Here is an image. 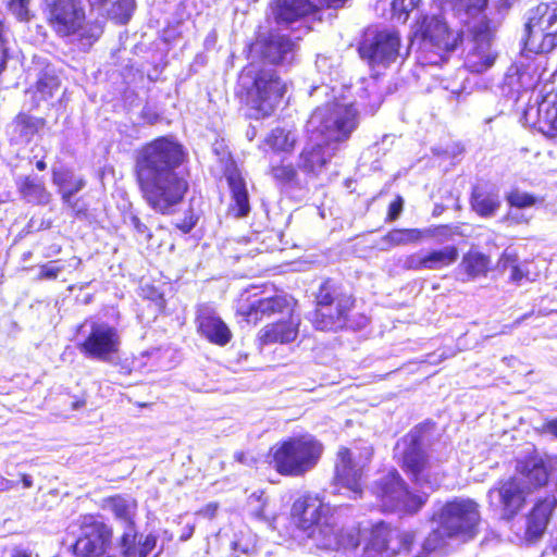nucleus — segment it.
I'll use <instances>...</instances> for the list:
<instances>
[{"label": "nucleus", "mask_w": 557, "mask_h": 557, "mask_svg": "<svg viewBox=\"0 0 557 557\" xmlns=\"http://www.w3.org/2000/svg\"><path fill=\"white\" fill-rule=\"evenodd\" d=\"M188 160L185 147L172 136H158L134 153L133 175L148 207L171 214L189 191V170H180Z\"/></svg>", "instance_id": "1"}, {"label": "nucleus", "mask_w": 557, "mask_h": 557, "mask_svg": "<svg viewBox=\"0 0 557 557\" xmlns=\"http://www.w3.org/2000/svg\"><path fill=\"white\" fill-rule=\"evenodd\" d=\"M313 307L309 321L315 331L338 333L360 331L369 322V317L357 312V298L342 281L326 276L313 292Z\"/></svg>", "instance_id": "2"}, {"label": "nucleus", "mask_w": 557, "mask_h": 557, "mask_svg": "<svg viewBox=\"0 0 557 557\" xmlns=\"http://www.w3.org/2000/svg\"><path fill=\"white\" fill-rule=\"evenodd\" d=\"M290 520L318 549L338 550L352 542V536L333 521L332 507L318 493L297 497L290 508Z\"/></svg>", "instance_id": "3"}, {"label": "nucleus", "mask_w": 557, "mask_h": 557, "mask_svg": "<svg viewBox=\"0 0 557 557\" xmlns=\"http://www.w3.org/2000/svg\"><path fill=\"white\" fill-rule=\"evenodd\" d=\"M411 45L421 66H441L462 42V34L438 14L418 15L412 24Z\"/></svg>", "instance_id": "4"}, {"label": "nucleus", "mask_w": 557, "mask_h": 557, "mask_svg": "<svg viewBox=\"0 0 557 557\" xmlns=\"http://www.w3.org/2000/svg\"><path fill=\"white\" fill-rule=\"evenodd\" d=\"M434 426L435 423L431 420L418 423L396 443L394 448L398 466L409 480L419 486L436 482V476L431 471V457L424 448V436Z\"/></svg>", "instance_id": "5"}, {"label": "nucleus", "mask_w": 557, "mask_h": 557, "mask_svg": "<svg viewBox=\"0 0 557 557\" xmlns=\"http://www.w3.org/2000/svg\"><path fill=\"white\" fill-rule=\"evenodd\" d=\"M373 494L382 512L401 517L416 516L429 500L426 493L412 490L396 469L374 482Z\"/></svg>", "instance_id": "6"}, {"label": "nucleus", "mask_w": 557, "mask_h": 557, "mask_svg": "<svg viewBox=\"0 0 557 557\" xmlns=\"http://www.w3.org/2000/svg\"><path fill=\"white\" fill-rule=\"evenodd\" d=\"M357 126V110L338 103L315 108L308 120L311 135L321 138L324 145L333 146V149L347 141Z\"/></svg>", "instance_id": "7"}, {"label": "nucleus", "mask_w": 557, "mask_h": 557, "mask_svg": "<svg viewBox=\"0 0 557 557\" xmlns=\"http://www.w3.org/2000/svg\"><path fill=\"white\" fill-rule=\"evenodd\" d=\"M247 116L261 120L271 116L278 101V73L275 67L262 66L256 71L249 86L237 92Z\"/></svg>", "instance_id": "8"}, {"label": "nucleus", "mask_w": 557, "mask_h": 557, "mask_svg": "<svg viewBox=\"0 0 557 557\" xmlns=\"http://www.w3.org/2000/svg\"><path fill=\"white\" fill-rule=\"evenodd\" d=\"M437 523L445 537L471 541L479 534L482 523L480 505L472 498L446 500L438 510Z\"/></svg>", "instance_id": "9"}, {"label": "nucleus", "mask_w": 557, "mask_h": 557, "mask_svg": "<svg viewBox=\"0 0 557 557\" xmlns=\"http://www.w3.org/2000/svg\"><path fill=\"white\" fill-rule=\"evenodd\" d=\"M44 14L47 25L60 38L77 36L90 42L98 39L85 29L87 16L81 0H44Z\"/></svg>", "instance_id": "10"}, {"label": "nucleus", "mask_w": 557, "mask_h": 557, "mask_svg": "<svg viewBox=\"0 0 557 557\" xmlns=\"http://www.w3.org/2000/svg\"><path fill=\"white\" fill-rule=\"evenodd\" d=\"M323 450V444L311 434L287 437L281 443V475L304 476L319 463Z\"/></svg>", "instance_id": "11"}, {"label": "nucleus", "mask_w": 557, "mask_h": 557, "mask_svg": "<svg viewBox=\"0 0 557 557\" xmlns=\"http://www.w3.org/2000/svg\"><path fill=\"white\" fill-rule=\"evenodd\" d=\"M78 530L71 548L74 557H101L111 550L114 532L100 513L81 515Z\"/></svg>", "instance_id": "12"}, {"label": "nucleus", "mask_w": 557, "mask_h": 557, "mask_svg": "<svg viewBox=\"0 0 557 557\" xmlns=\"http://www.w3.org/2000/svg\"><path fill=\"white\" fill-rule=\"evenodd\" d=\"M529 494L516 475L499 480L487 492L488 508L499 520L511 522L527 507Z\"/></svg>", "instance_id": "13"}, {"label": "nucleus", "mask_w": 557, "mask_h": 557, "mask_svg": "<svg viewBox=\"0 0 557 557\" xmlns=\"http://www.w3.org/2000/svg\"><path fill=\"white\" fill-rule=\"evenodd\" d=\"M121 335L107 323H94L77 349L87 359L110 362L120 352Z\"/></svg>", "instance_id": "14"}, {"label": "nucleus", "mask_w": 557, "mask_h": 557, "mask_svg": "<svg viewBox=\"0 0 557 557\" xmlns=\"http://www.w3.org/2000/svg\"><path fill=\"white\" fill-rule=\"evenodd\" d=\"M554 457L533 449L516 460L515 471L522 486L531 494L545 490L553 475Z\"/></svg>", "instance_id": "15"}, {"label": "nucleus", "mask_w": 557, "mask_h": 557, "mask_svg": "<svg viewBox=\"0 0 557 557\" xmlns=\"http://www.w3.org/2000/svg\"><path fill=\"white\" fill-rule=\"evenodd\" d=\"M362 476L363 467L355 460L352 450L347 446H339L335 455L332 485L361 496Z\"/></svg>", "instance_id": "16"}, {"label": "nucleus", "mask_w": 557, "mask_h": 557, "mask_svg": "<svg viewBox=\"0 0 557 557\" xmlns=\"http://www.w3.org/2000/svg\"><path fill=\"white\" fill-rule=\"evenodd\" d=\"M556 509L557 497L553 494L534 499L525 515L523 539L528 544H534L544 536Z\"/></svg>", "instance_id": "17"}, {"label": "nucleus", "mask_w": 557, "mask_h": 557, "mask_svg": "<svg viewBox=\"0 0 557 557\" xmlns=\"http://www.w3.org/2000/svg\"><path fill=\"white\" fill-rule=\"evenodd\" d=\"M400 37L396 30H379L364 39L358 48L359 55L370 64L391 62L399 53Z\"/></svg>", "instance_id": "18"}, {"label": "nucleus", "mask_w": 557, "mask_h": 557, "mask_svg": "<svg viewBox=\"0 0 557 557\" xmlns=\"http://www.w3.org/2000/svg\"><path fill=\"white\" fill-rule=\"evenodd\" d=\"M231 191L232 202L228 206V213L234 218L242 219L249 214V195L242 171L235 161H228L223 169Z\"/></svg>", "instance_id": "19"}, {"label": "nucleus", "mask_w": 557, "mask_h": 557, "mask_svg": "<svg viewBox=\"0 0 557 557\" xmlns=\"http://www.w3.org/2000/svg\"><path fill=\"white\" fill-rule=\"evenodd\" d=\"M197 332L209 343L223 347L232 337V331L227 324L213 311L205 310L196 317Z\"/></svg>", "instance_id": "20"}, {"label": "nucleus", "mask_w": 557, "mask_h": 557, "mask_svg": "<svg viewBox=\"0 0 557 557\" xmlns=\"http://www.w3.org/2000/svg\"><path fill=\"white\" fill-rule=\"evenodd\" d=\"M395 527L380 521L370 530L364 546L367 557H394Z\"/></svg>", "instance_id": "21"}, {"label": "nucleus", "mask_w": 557, "mask_h": 557, "mask_svg": "<svg viewBox=\"0 0 557 557\" xmlns=\"http://www.w3.org/2000/svg\"><path fill=\"white\" fill-rule=\"evenodd\" d=\"M557 24V3L540 2L529 10L524 22L523 35H536L539 38L542 30L553 28Z\"/></svg>", "instance_id": "22"}, {"label": "nucleus", "mask_w": 557, "mask_h": 557, "mask_svg": "<svg viewBox=\"0 0 557 557\" xmlns=\"http://www.w3.org/2000/svg\"><path fill=\"white\" fill-rule=\"evenodd\" d=\"M300 312L293 297H281V343L295 341L299 333Z\"/></svg>", "instance_id": "23"}, {"label": "nucleus", "mask_w": 557, "mask_h": 557, "mask_svg": "<svg viewBox=\"0 0 557 557\" xmlns=\"http://www.w3.org/2000/svg\"><path fill=\"white\" fill-rule=\"evenodd\" d=\"M137 500L122 494H115L103 498V507H108L114 518L124 522L129 529L135 528V515Z\"/></svg>", "instance_id": "24"}, {"label": "nucleus", "mask_w": 557, "mask_h": 557, "mask_svg": "<svg viewBox=\"0 0 557 557\" xmlns=\"http://www.w3.org/2000/svg\"><path fill=\"white\" fill-rule=\"evenodd\" d=\"M137 535L136 532H124L120 536L123 557H148L156 548L158 542L157 535L150 533L143 540L136 542Z\"/></svg>", "instance_id": "25"}, {"label": "nucleus", "mask_w": 557, "mask_h": 557, "mask_svg": "<svg viewBox=\"0 0 557 557\" xmlns=\"http://www.w3.org/2000/svg\"><path fill=\"white\" fill-rule=\"evenodd\" d=\"M17 190L27 202L46 206L51 200V193L47 189L41 177L24 176L17 183Z\"/></svg>", "instance_id": "26"}, {"label": "nucleus", "mask_w": 557, "mask_h": 557, "mask_svg": "<svg viewBox=\"0 0 557 557\" xmlns=\"http://www.w3.org/2000/svg\"><path fill=\"white\" fill-rule=\"evenodd\" d=\"M492 267L491 257L476 249H469L463 253L459 269L469 280H475L487 275Z\"/></svg>", "instance_id": "27"}, {"label": "nucleus", "mask_w": 557, "mask_h": 557, "mask_svg": "<svg viewBox=\"0 0 557 557\" xmlns=\"http://www.w3.org/2000/svg\"><path fill=\"white\" fill-rule=\"evenodd\" d=\"M324 143L305 147L299 156V168L307 173H319L330 162L334 153H327Z\"/></svg>", "instance_id": "28"}, {"label": "nucleus", "mask_w": 557, "mask_h": 557, "mask_svg": "<svg viewBox=\"0 0 557 557\" xmlns=\"http://www.w3.org/2000/svg\"><path fill=\"white\" fill-rule=\"evenodd\" d=\"M470 207L481 218L493 216L500 208L498 195L473 186L470 194Z\"/></svg>", "instance_id": "29"}, {"label": "nucleus", "mask_w": 557, "mask_h": 557, "mask_svg": "<svg viewBox=\"0 0 557 557\" xmlns=\"http://www.w3.org/2000/svg\"><path fill=\"white\" fill-rule=\"evenodd\" d=\"M52 183L58 187L61 200L74 196L86 185V181L82 177H75L70 169H53Z\"/></svg>", "instance_id": "30"}, {"label": "nucleus", "mask_w": 557, "mask_h": 557, "mask_svg": "<svg viewBox=\"0 0 557 557\" xmlns=\"http://www.w3.org/2000/svg\"><path fill=\"white\" fill-rule=\"evenodd\" d=\"M317 12L315 0H281V21L292 23Z\"/></svg>", "instance_id": "31"}, {"label": "nucleus", "mask_w": 557, "mask_h": 557, "mask_svg": "<svg viewBox=\"0 0 557 557\" xmlns=\"http://www.w3.org/2000/svg\"><path fill=\"white\" fill-rule=\"evenodd\" d=\"M522 45L524 50L535 54L549 53L557 48V27L542 30L539 38L536 35H523Z\"/></svg>", "instance_id": "32"}, {"label": "nucleus", "mask_w": 557, "mask_h": 557, "mask_svg": "<svg viewBox=\"0 0 557 557\" xmlns=\"http://www.w3.org/2000/svg\"><path fill=\"white\" fill-rule=\"evenodd\" d=\"M278 310V298L268 297L261 298L258 301L251 304L247 308L238 310V313L248 322L257 323L267 317L275 313Z\"/></svg>", "instance_id": "33"}, {"label": "nucleus", "mask_w": 557, "mask_h": 557, "mask_svg": "<svg viewBox=\"0 0 557 557\" xmlns=\"http://www.w3.org/2000/svg\"><path fill=\"white\" fill-rule=\"evenodd\" d=\"M496 60L490 47L476 45L467 53L465 66L471 73H482L488 70Z\"/></svg>", "instance_id": "34"}, {"label": "nucleus", "mask_w": 557, "mask_h": 557, "mask_svg": "<svg viewBox=\"0 0 557 557\" xmlns=\"http://www.w3.org/2000/svg\"><path fill=\"white\" fill-rule=\"evenodd\" d=\"M386 248L417 245L422 242L421 228L395 227L389 230L381 238Z\"/></svg>", "instance_id": "35"}, {"label": "nucleus", "mask_w": 557, "mask_h": 557, "mask_svg": "<svg viewBox=\"0 0 557 557\" xmlns=\"http://www.w3.org/2000/svg\"><path fill=\"white\" fill-rule=\"evenodd\" d=\"M459 257L458 248L455 245L442 249H433L425 252L426 270H440L454 264Z\"/></svg>", "instance_id": "36"}, {"label": "nucleus", "mask_w": 557, "mask_h": 557, "mask_svg": "<svg viewBox=\"0 0 557 557\" xmlns=\"http://www.w3.org/2000/svg\"><path fill=\"white\" fill-rule=\"evenodd\" d=\"M60 86L61 81L57 74L46 71L40 73L34 85L37 100L47 101L48 99H51L59 90Z\"/></svg>", "instance_id": "37"}, {"label": "nucleus", "mask_w": 557, "mask_h": 557, "mask_svg": "<svg viewBox=\"0 0 557 557\" xmlns=\"http://www.w3.org/2000/svg\"><path fill=\"white\" fill-rule=\"evenodd\" d=\"M498 263L502 270H509V280L515 284H520L529 276V271L519 262L516 253L503 252Z\"/></svg>", "instance_id": "38"}, {"label": "nucleus", "mask_w": 557, "mask_h": 557, "mask_svg": "<svg viewBox=\"0 0 557 557\" xmlns=\"http://www.w3.org/2000/svg\"><path fill=\"white\" fill-rule=\"evenodd\" d=\"M15 125L24 136H33L46 125L44 117H34L27 113L21 112L14 119Z\"/></svg>", "instance_id": "39"}, {"label": "nucleus", "mask_w": 557, "mask_h": 557, "mask_svg": "<svg viewBox=\"0 0 557 557\" xmlns=\"http://www.w3.org/2000/svg\"><path fill=\"white\" fill-rule=\"evenodd\" d=\"M422 240L425 238H434L437 242L453 239L455 236L460 235L458 226L450 224L432 225L426 228H421Z\"/></svg>", "instance_id": "40"}, {"label": "nucleus", "mask_w": 557, "mask_h": 557, "mask_svg": "<svg viewBox=\"0 0 557 557\" xmlns=\"http://www.w3.org/2000/svg\"><path fill=\"white\" fill-rule=\"evenodd\" d=\"M417 542V531L414 530H400L395 527V544L394 557L400 553H409L412 550Z\"/></svg>", "instance_id": "41"}, {"label": "nucleus", "mask_w": 557, "mask_h": 557, "mask_svg": "<svg viewBox=\"0 0 557 557\" xmlns=\"http://www.w3.org/2000/svg\"><path fill=\"white\" fill-rule=\"evenodd\" d=\"M421 0H393L391 3L392 17L400 23H406L410 13L416 10Z\"/></svg>", "instance_id": "42"}, {"label": "nucleus", "mask_w": 557, "mask_h": 557, "mask_svg": "<svg viewBox=\"0 0 557 557\" xmlns=\"http://www.w3.org/2000/svg\"><path fill=\"white\" fill-rule=\"evenodd\" d=\"M506 201L510 207L524 209L534 206L537 202V198L533 194L523 193L518 188H512L506 195Z\"/></svg>", "instance_id": "43"}, {"label": "nucleus", "mask_w": 557, "mask_h": 557, "mask_svg": "<svg viewBox=\"0 0 557 557\" xmlns=\"http://www.w3.org/2000/svg\"><path fill=\"white\" fill-rule=\"evenodd\" d=\"M134 5L132 0H115L111 9V18L119 24H126L132 14Z\"/></svg>", "instance_id": "44"}, {"label": "nucleus", "mask_w": 557, "mask_h": 557, "mask_svg": "<svg viewBox=\"0 0 557 557\" xmlns=\"http://www.w3.org/2000/svg\"><path fill=\"white\" fill-rule=\"evenodd\" d=\"M444 536L442 530L430 531L422 542V549L419 555L425 557L441 548L444 545Z\"/></svg>", "instance_id": "45"}, {"label": "nucleus", "mask_w": 557, "mask_h": 557, "mask_svg": "<svg viewBox=\"0 0 557 557\" xmlns=\"http://www.w3.org/2000/svg\"><path fill=\"white\" fill-rule=\"evenodd\" d=\"M472 37L476 45H484L491 47V40L493 38V28L490 25V21H483L472 28Z\"/></svg>", "instance_id": "46"}, {"label": "nucleus", "mask_w": 557, "mask_h": 557, "mask_svg": "<svg viewBox=\"0 0 557 557\" xmlns=\"http://www.w3.org/2000/svg\"><path fill=\"white\" fill-rule=\"evenodd\" d=\"M62 202L71 211L73 218H88L89 208L88 205L83 200V198H74V196H70L69 199L62 200Z\"/></svg>", "instance_id": "47"}, {"label": "nucleus", "mask_w": 557, "mask_h": 557, "mask_svg": "<svg viewBox=\"0 0 557 557\" xmlns=\"http://www.w3.org/2000/svg\"><path fill=\"white\" fill-rule=\"evenodd\" d=\"M29 0H8V10L20 22H28L30 20Z\"/></svg>", "instance_id": "48"}, {"label": "nucleus", "mask_w": 557, "mask_h": 557, "mask_svg": "<svg viewBox=\"0 0 557 557\" xmlns=\"http://www.w3.org/2000/svg\"><path fill=\"white\" fill-rule=\"evenodd\" d=\"M540 120L549 128L557 129V103L548 102L539 107Z\"/></svg>", "instance_id": "49"}, {"label": "nucleus", "mask_w": 557, "mask_h": 557, "mask_svg": "<svg viewBox=\"0 0 557 557\" xmlns=\"http://www.w3.org/2000/svg\"><path fill=\"white\" fill-rule=\"evenodd\" d=\"M61 271H62V268L55 265V261H50V262L41 264L39 267V272L36 276V280L37 281H54L58 278Z\"/></svg>", "instance_id": "50"}, {"label": "nucleus", "mask_w": 557, "mask_h": 557, "mask_svg": "<svg viewBox=\"0 0 557 557\" xmlns=\"http://www.w3.org/2000/svg\"><path fill=\"white\" fill-rule=\"evenodd\" d=\"M404 268L411 271L426 270L425 253L412 252L405 257Z\"/></svg>", "instance_id": "51"}, {"label": "nucleus", "mask_w": 557, "mask_h": 557, "mask_svg": "<svg viewBox=\"0 0 557 557\" xmlns=\"http://www.w3.org/2000/svg\"><path fill=\"white\" fill-rule=\"evenodd\" d=\"M278 341V326L276 323L265 325L259 333V345L265 346Z\"/></svg>", "instance_id": "52"}, {"label": "nucleus", "mask_w": 557, "mask_h": 557, "mask_svg": "<svg viewBox=\"0 0 557 557\" xmlns=\"http://www.w3.org/2000/svg\"><path fill=\"white\" fill-rule=\"evenodd\" d=\"M259 150L264 157L274 156L278 151V136L271 132L259 145Z\"/></svg>", "instance_id": "53"}, {"label": "nucleus", "mask_w": 557, "mask_h": 557, "mask_svg": "<svg viewBox=\"0 0 557 557\" xmlns=\"http://www.w3.org/2000/svg\"><path fill=\"white\" fill-rule=\"evenodd\" d=\"M403 210H404V198L400 195H397L388 206L387 213L385 216V222L391 223V222H395L396 220H398Z\"/></svg>", "instance_id": "54"}, {"label": "nucleus", "mask_w": 557, "mask_h": 557, "mask_svg": "<svg viewBox=\"0 0 557 557\" xmlns=\"http://www.w3.org/2000/svg\"><path fill=\"white\" fill-rule=\"evenodd\" d=\"M298 141V133L296 129L281 131V151L294 150Z\"/></svg>", "instance_id": "55"}, {"label": "nucleus", "mask_w": 557, "mask_h": 557, "mask_svg": "<svg viewBox=\"0 0 557 557\" xmlns=\"http://www.w3.org/2000/svg\"><path fill=\"white\" fill-rule=\"evenodd\" d=\"M131 223L135 230V232L144 237L147 242H149L152 238V233L149 230V227L140 220L137 215L131 216Z\"/></svg>", "instance_id": "56"}, {"label": "nucleus", "mask_w": 557, "mask_h": 557, "mask_svg": "<svg viewBox=\"0 0 557 557\" xmlns=\"http://www.w3.org/2000/svg\"><path fill=\"white\" fill-rule=\"evenodd\" d=\"M197 222L198 216L193 212H189V214L185 215L181 222L175 224V228L181 231L183 234H188L196 226Z\"/></svg>", "instance_id": "57"}, {"label": "nucleus", "mask_w": 557, "mask_h": 557, "mask_svg": "<svg viewBox=\"0 0 557 557\" xmlns=\"http://www.w3.org/2000/svg\"><path fill=\"white\" fill-rule=\"evenodd\" d=\"M219 507L220 505L218 502H211L199 508L196 511V515L212 520L216 516Z\"/></svg>", "instance_id": "58"}, {"label": "nucleus", "mask_w": 557, "mask_h": 557, "mask_svg": "<svg viewBox=\"0 0 557 557\" xmlns=\"http://www.w3.org/2000/svg\"><path fill=\"white\" fill-rule=\"evenodd\" d=\"M461 7H463L467 11H479L482 12L486 9L488 0H455Z\"/></svg>", "instance_id": "59"}, {"label": "nucleus", "mask_w": 557, "mask_h": 557, "mask_svg": "<svg viewBox=\"0 0 557 557\" xmlns=\"http://www.w3.org/2000/svg\"><path fill=\"white\" fill-rule=\"evenodd\" d=\"M8 60L5 29H0V74L4 71Z\"/></svg>", "instance_id": "60"}, {"label": "nucleus", "mask_w": 557, "mask_h": 557, "mask_svg": "<svg viewBox=\"0 0 557 557\" xmlns=\"http://www.w3.org/2000/svg\"><path fill=\"white\" fill-rule=\"evenodd\" d=\"M348 0H315L319 11L324 9H339L345 5Z\"/></svg>", "instance_id": "61"}, {"label": "nucleus", "mask_w": 557, "mask_h": 557, "mask_svg": "<svg viewBox=\"0 0 557 557\" xmlns=\"http://www.w3.org/2000/svg\"><path fill=\"white\" fill-rule=\"evenodd\" d=\"M234 460L242 465H247V466L255 465L258 461L257 458H255L253 456H248L245 451H242V450L236 451L234 454Z\"/></svg>", "instance_id": "62"}, {"label": "nucleus", "mask_w": 557, "mask_h": 557, "mask_svg": "<svg viewBox=\"0 0 557 557\" xmlns=\"http://www.w3.org/2000/svg\"><path fill=\"white\" fill-rule=\"evenodd\" d=\"M516 0H496L495 9L502 15L506 14L513 5Z\"/></svg>", "instance_id": "63"}, {"label": "nucleus", "mask_w": 557, "mask_h": 557, "mask_svg": "<svg viewBox=\"0 0 557 557\" xmlns=\"http://www.w3.org/2000/svg\"><path fill=\"white\" fill-rule=\"evenodd\" d=\"M542 429L544 432L549 433L557 438V418L546 420L543 423Z\"/></svg>", "instance_id": "64"}]
</instances>
